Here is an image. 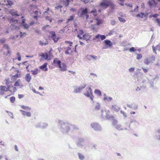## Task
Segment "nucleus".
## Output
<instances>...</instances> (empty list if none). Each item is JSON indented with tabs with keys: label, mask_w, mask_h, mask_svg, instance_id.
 <instances>
[{
	"label": "nucleus",
	"mask_w": 160,
	"mask_h": 160,
	"mask_svg": "<svg viewBox=\"0 0 160 160\" xmlns=\"http://www.w3.org/2000/svg\"><path fill=\"white\" fill-rule=\"evenodd\" d=\"M60 131L64 133H68L70 130L71 124L68 122H65L61 120L58 122Z\"/></svg>",
	"instance_id": "f257e3e1"
},
{
	"label": "nucleus",
	"mask_w": 160,
	"mask_h": 160,
	"mask_svg": "<svg viewBox=\"0 0 160 160\" xmlns=\"http://www.w3.org/2000/svg\"><path fill=\"white\" fill-rule=\"evenodd\" d=\"M140 126V123L135 119H130V123L128 125L129 128H125V130H128L130 131L132 130L133 129L138 128Z\"/></svg>",
	"instance_id": "f03ea898"
},
{
	"label": "nucleus",
	"mask_w": 160,
	"mask_h": 160,
	"mask_svg": "<svg viewBox=\"0 0 160 160\" xmlns=\"http://www.w3.org/2000/svg\"><path fill=\"white\" fill-rule=\"evenodd\" d=\"M9 21V23L11 24V25L13 27L14 29H18L19 28V26L20 24L18 20L14 19L13 18H10Z\"/></svg>",
	"instance_id": "7ed1b4c3"
},
{
	"label": "nucleus",
	"mask_w": 160,
	"mask_h": 160,
	"mask_svg": "<svg viewBox=\"0 0 160 160\" xmlns=\"http://www.w3.org/2000/svg\"><path fill=\"white\" fill-rule=\"evenodd\" d=\"M86 92L84 93V95L88 98H89L91 100L94 102L93 101L94 96L92 95V92L90 87L86 88Z\"/></svg>",
	"instance_id": "20e7f679"
},
{
	"label": "nucleus",
	"mask_w": 160,
	"mask_h": 160,
	"mask_svg": "<svg viewBox=\"0 0 160 160\" xmlns=\"http://www.w3.org/2000/svg\"><path fill=\"white\" fill-rule=\"evenodd\" d=\"M155 57L153 55H152L145 59L144 62L146 65H151L155 60Z\"/></svg>",
	"instance_id": "39448f33"
},
{
	"label": "nucleus",
	"mask_w": 160,
	"mask_h": 160,
	"mask_svg": "<svg viewBox=\"0 0 160 160\" xmlns=\"http://www.w3.org/2000/svg\"><path fill=\"white\" fill-rule=\"evenodd\" d=\"M21 107L22 108L24 109V110H20L23 115L27 116H30V113L28 112L30 110V108L29 107L23 105L21 106Z\"/></svg>",
	"instance_id": "423d86ee"
},
{
	"label": "nucleus",
	"mask_w": 160,
	"mask_h": 160,
	"mask_svg": "<svg viewBox=\"0 0 160 160\" xmlns=\"http://www.w3.org/2000/svg\"><path fill=\"white\" fill-rule=\"evenodd\" d=\"M102 7L107 8L109 6L113 5L112 2L108 0H103L100 4Z\"/></svg>",
	"instance_id": "0eeeda50"
},
{
	"label": "nucleus",
	"mask_w": 160,
	"mask_h": 160,
	"mask_svg": "<svg viewBox=\"0 0 160 160\" xmlns=\"http://www.w3.org/2000/svg\"><path fill=\"white\" fill-rule=\"evenodd\" d=\"M88 10L87 8H81L78 13V16L80 18H84V16L88 13Z\"/></svg>",
	"instance_id": "6e6552de"
},
{
	"label": "nucleus",
	"mask_w": 160,
	"mask_h": 160,
	"mask_svg": "<svg viewBox=\"0 0 160 160\" xmlns=\"http://www.w3.org/2000/svg\"><path fill=\"white\" fill-rule=\"evenodd\" d=\"M90 126L94 130L98 131L102 130V128L100 124L97 122H93L91 123Z\"/></svg>",
	"instance_id": "1a4fd4ad"
},
{
	"label": "nucleus",
	"mask_w": 160,
	"mask_h": 160,
	"mask_svg": "<svg viewBox=\"0 0 160 160\" xmlns=\"http://www.w3.org/2000/svg\"><path fill=\"white\" fill-rule=\"evenodd\" d=\"M101 116L103 118L109 120L114 119V117L111 116L107 112H106V110L104 111L102 109L101 110Z\"/></svg>",
	"instance_id": "9d476101"
},
{
	"label": "nucleus",
	"mask_w": 160,
	"mask_h": 160,
	"mask_svg": "<svg viewBox=\"0 0 160 160\" xmlns=\"http://www.w3.org/2000/svg\"><path fill=\"white\" fill-rule=\"evenodd\" d=\"M86 85L87 84L86 83H84L80 87H78V86L74 87V92L75 93L81 92L85 88L86 86Z\"/></svg>",
	"instance_id": "9b49d317"
},
{
	"label": "nucleus",
	"mask_w": 160,
	"mask_h": 160,
	"mask_svg": "<svg viewBox=\"0 0 160 160\" xmlns=\"http://www.w3.org/2000/svg\"><path fill=\"white\" fill-rule=\"evenodd\" d=\"M85 142V139L82 138H78V140L76 142L77 146L79 148H82L84 146V143Z\"/></svg>",
	"instance_id": "f8f14e48"
},
{
	"label": "nucleus",
	"mask_w": 160,
	"mask_h": 160,
	"mask_svg": "<svg viewBox=\"0 0 160 160\" xmlns=\"http://www.w3.org/2000/svg\"><path fill=\"white\" fill-rule=\"evenodd\" d=\"M140 74L139 73H138V72H136L134 73V75H133V77L135 78V83L138 85H139L141 82L144 83H145V80L142 81L140 79L138 78L137 77V75Z\"/></svg>",
	"instance_id": "ddd939ff"
},
{
	"label": "nucleus",
	"mask_w": 160,
	"mask_h": 160,
	"mask_svg": "<svg viewBox=\"0 0 160 160\" xmlns=\"http://www.w3.org/2000/svg\"><path fill=\"white\" fill-rule=\"evenodd\" d=\"M158 2H160V0H151L148 2V4L149 6L151 7L156 6Z\"/></svg>",
	"instance_id": "4468645a"
},
{
	"label": "nucleus",
	"mask_w": 160,
	"mask_h": 160,
	"mask_svg": "<svg viewBox=\"0 0 160 160\" xmlns=\"http://www.w3.org/2000/svg\"><path fill=\"white\" fill-rule=\"evenodd\" d=\"M48 124L46 123H42L41 122L37 123L35 125L36 128H45L47 127Z\"/></svg>",
	"instance_id": "2eb2a0df"
},
{
	"label": "nucleus",
	"mask_w": 160,
	"mask_h": 160,
	"mask_svg": "<svg viewBox=\"0 0 160 160\" xmlns=\"http://www.w3.org/2000/svg\"><path fill=\"white\" fill-rule=\"evenodd\" d=\"M104 43L105 44V45L104 48H103L104 49H106L108 48H111L112 47V43L111 41L106 39L104 41H103Z\"/></svg>",
	"instance_id": "dca6fc26"
},
{
	"label": "nucleus",
	"mask_w": 160,
	"mask_h": 160,
	"mask_svg": "<svg viewBox=\"0 0 160 160\" xmlns=\"http://www.w3.org/2000/svg\"><path fill=\"white\" fill-rule=\"evenodd\" d=\"M2 4L7 6L8 8H10L13 4V3L10 0H4V2L2 3Z\"/></svg>",
	"instance_id": "f3484780"
},
{
	"label": "nucleus",
	"mask_w": 160,
	"mask_h": 160,
	"mask_svg": "<svg viewBox=\"0 0 160 160\" xmlns=\"http://www.w3.org/2000/svg\"><path fill=\"white\" fill-rule=\"evenodd\" d=\"M47 65L48 63H45L42 65L39 66V68L43 71H47L48 70Z\"/></svg>",
	"instance_id": "a211bd4d"
},
{
	"label": "nucleus",
	"mask_w": 160,
	"mask_h": 160,
	"mask_svg": "<svg viewBox=\"0 0 160 160\" xmlns=\"http://www.w3.org/2000/svg\"><path fill=\"white\" fill-rule=\"evenodd\" d=\"M152 48L153 52L157 54L156 50L160 51V44L157 45L156 47H155L154 45H153L152 46Z\"/></svg>",
	"instance_id": "6ab92c4d"
},
{
	"label": "nucleus",
	"mask_w": 160,
	"mask_h": 160,
	"mask_svg": "<svg viewBox=\"0 0 160 160\" xmlns=\"http://www.w3.org/2000/svg\"><path fill=\"white\" fill-rule=\"evenodd\" d=\"M9 13L12 16H18L19 15L18 14V12L17 11L13 9H11L9 11Z\"/></svg>",
	"instance_id": "aec40b11"
},
{
	"label": "nucleus",
	"mask_w": 160,
	"mask_h": 160,
	"mask_svg": "<svg viewBox=\"0 0 160 160\" xmlns=\"http://www.w3.org/2000/svg\"><path fill=\"white\" fill-rule=\"evenodd\" d=\"M7 88L5 86H0V90L1 92L4 93V92H7L8 90V87Z\"/></svg>",
	"instance_id": "412c9836"
},
{
	"label": "nucleus",
	"mask_w": 160,
	"mask_h": 160,
	"mask_svg": "<svg viewBox=\"0 0 160 160\" xmlns=\"http://www.w3.org/2000/svg\"><path fill=\"white\" fill-rule=\"evenodd\" d=\"M38 11L37 10H36L33 12L32 13V17L34 19L37 20L38 18Z\"/></svg>",
	"instance_id": "4be33fe9"
},
{
	"label": "nucleus",
	"mask_w": 160,
	"mask_h": 160,
	"mask_svg": "<svg viewBox=\"0 0 160 160\" xmlns=\"http://www.w3.org/2000/svg\"><path fill=\"white\" fill-rule=\"evenodd\" d=\"M148 14L144 12H141L140 13H138L136 15V16L137 17H139L141 18H143L144 17H146Z\"/></svg>",
	"instance_id": "5701e85b"
},
{
	"label": "nucleus",
	"mask_w": 160,
	"mask_h": 160,
	"mask_svg": "<svg viewBox=\"0 0 160 160\" xmlns=\"http://www.w3.org/2000/svg\"><path fill=\"white\" fill-rule=\"evenodd\" d=\"M8 90L11 92L14 93L17 90L16 88L13 86H9L8 87Z\"/></svg>",
	"instance_id": "b1692460"
},
{
	"label": "nucleus",
	"mask_w": 160,
	"mask_h": 160,
	"mask_svg": "<svg viewBox=\"0 0 160 160\" xmlns=\"http://www.w3.org/2000/svg\"><path fill=\"white\" fill-rule=\"evenodd\" d=\"M24 17L22 16V25L24 27V28L26 29L28 28V25L25 23L26 19L24 18Z\"/></svg>",
	"instance_id": "393cba45"
},
{
	"label": "nucleus",
	"mask_w": 160,
	"mask_h": 160,
	"mask_svg": "<svg viewBox=\"0 0 160 160\" xmlns=\"http://www.w3.org/2000/svg\"><path fill=\"white\" fill-rule=\"evenodd\" d=\"M21 75L20 74H17L14 75H12L11 78V80L13 81H15L18 78H20Z\"/></svg>",
	"instance_id": "a878e982"
},
{
	"label": "nucleus",
	"mask_w": 160,
	"mask_h": 160,
	"mask_svg": "<svg viewBox=\"0 0 160 160\" xmlns=\"http://www.w3.org/2000/svg\"><path fill=\"white\" fill-rule=\"evenodd\" d=\"M78 155L79 159L80 160H84L85 158V156L80 152L78 153Z\"/></svg>",
	"instance_id": "bb28decb"
},
{
	"label": "nucleus",
	"mask_w": 160,
	"mask_h": 160,
	"mask_svg": "<svg viewBox=\"0 0 160 160\" xmlns=\"http://www.w3.org/2000/svg\"><path fill=\"white\" fill-rule=\"evenodd\" d=\"M99 38H100L102 40H103L106 38V37L104 35H101L99 34H98L95 36V38L96 39H98Z\"/></svg>",
	"instance_id": "cd10ccee"
},
{
	"label": "nucleus",
	"mask_w": 160,
	"mask_h": 160,
	"mask_svg": "<svg viewBox=\"0 0 160 160\" xmlns=\"http://www.w3.org/2000/svg\"><path fill=\"white\" fill-rule=\"evenodd\" d=\"M62 68L60 69V71H66L67 70V66L66 64L62 63Z\"/></svg>",
	"instance_id": "c85d7f7f"
},
{
	"label": "nucleus",
	"mask_w": 160,
	"mask_h": 160,
	"mask_svg": "<svg viewBox=\"0 0 160 160\" xmlns=\"http://www.w3.org/2000/svg\"><path fill=\"white\" fill-rule=\"evenodd\" d=\"M111 108L116 112H118L120 109V108L115 105H112Z\"/></svg>",
	"instance_id": "c756f323"
},
{
	"label": "nucleus",
	"mask_w": 160,
	"mask_h": 160,
	"mask_svg": "<svg viewBox=\"0 0 160 160\" xmlns=\"http://www.w3.org/2000/svg\"><path fill=\"white\" fill-rule=\"evenodd\" d=\"M53 63L54 64H57L58 66L61 63V62L60 60H59L58 58H55L53 60Z\"/></svg>",
	"instance_id": "7c9ffc66"
},
{
	"label": "nucleus",
	"mask_w": 160,
	"mask_h": 160,
	"mask_svg": "<svg viewBox=\"0 0 160 160\" xmlns=\"http://www.w3.org/2000/svg\"><path fill=\"white\" fill-rule=\"evenodd\" d=\"M115 127L117 130L119 131H122L124 130H125L124 129V128L123 129L122 127V125L120 124H117V125H116Z\"/></svg>",
	"instance_id": "2f4dec72"
},
{
	"label": "nucleus",
	"mask_w": 160,
	"mask_h": 160,
	"mask_svg": "<svg viewBox=\"0 0 160 160\" xmlns=\"http://www.w3.org/2000/svg\"><path fill=\"white\" fill-rule=\"evenodd\" d=\"M21 84L20 79L18 80L15 83L14 86L16 87H19L20 86Z\"/></svg>",
	"instance_id": "473e14b6"
},
{
	"label": "nucleus",
	"mask_w": 160,
	"mask_h": 160,
	"mask_svg": "<svg viewBox=\"0 0 160 160\" xmlns=\"http://www.w3.org/2000/svg\"><path fill=\"white\" fill-rule=\"evenodd\" d=\"M50 34L51 35V38L53 40L54 39H55L56 37V35L55 32L54 31H52L49 32Z\"/></svg>",
	"instance_id": "72a5a7b5"
},
{
	"label": "nucleus",
	"mask_w": 160,
	"mask_h": 160,
	"mask_svg": "<svg viewBox=\"0 0 160 160\" xmlns=\"http://www.w3.org/2000/svg\"><path fill=\"white\" fill-rule=\"evenodd\" d=\"M94 92L96 94H97L100 96H102V94L101 92L99 90L96 89H95Z\"/></svg>",
	"instance_id": "f704fd0d"
},
{
	"label": "nucleus",
	"mask_w": 160,
	"mask_h": 160,
	"mask_svg": "<svg viewBox=\"0 0 160 160\" xmlns=\"http://www.w3.org/2000/svg\"><path fill=\"white\" fill-rule=\"evenodd\" d=\"M100 105L98 102H97L95 107V110H99L100 109Z\"/></svg>",
	"instance_id": "c9c22d12"
},
{
	"label": "nucleus",
	"mask_w": 160,
	"mask_h": 160,
	"mask_svg": "<svg viewBox=\"0 0 160 160\" xmlns=\"http://www.w3.org/2000/svg\"><path fill=\"white\" fill-rule=\"evenodd\" d=\"M40 56L43 58H44L45 60H47L48 58V56L47 54H45L43 53H42V54L40 55Z\"/></svg>",
	"instance_id": "e433bc0d"
},
{
	"label": "nucleus",
	"mask_w": 160,
	"mask_h": 160,
	"mask_svg": "<svg viewBox=\"0 0 160 160\" xmlns=\"http://www.w3.org/2000/svg\"><path fill=\"white\" fill-rule=\"evenodd\" d=\"M26 80L28 82L30 81V75L29 73H27L26 76L25 77Z\"/></svg>",
	"instance_id": "4c0bfd02"
},
{
	"label": "nucleus",
	"mask_w": 160,
	"mask_h": 160,
	"mask_svg": "<svg viewBox=\"0 0 160 160\" xmlns=\"http://www.w3.org/2000/svg\"><path fill=\"white\" fill-rule=\"evenodd\" d=\"M5 84L7 85V87H8V85L10 83V80L9 78H6L5 80Z\"/></svg>",
	"instance_id": "58836bf2"
},
{
	"label": "nucleus",
	"mask_w": 160,
	"mask_h": 160,
	"mask_svg": "<svg viewBox=\"0 0 160 160\" xmlns=\"http://www.w3.org/2000/svg\"><path fill=\"white\" fill-rule=\"evenodd\" d=\"M82 39L85 40L86 41H88L89 39L88 38V36L86 34H84L82 35Z\"/></svg>",
	"instance_id": "ea45409f"
},
{
	"label": "nucleus",
	"mask_w": 160,
	"mask_h": 160,
	"mask_svg": "<svg viewBox=\"0 0 160 160\" xmlns=\"http://www.w3.org/2000/svg\"><path fill=\"white\" fill-rule=\"evenodd\" d=\"M70 50H71V52H72V51L71 50V48L70 47H68L67 48V49L66 51L65 52V54H69V51H70Z\"/></svg>",
	"instance_id": "a19ab883"
},
{
	"label": "nucleus",
	"mask_w": 160,
	"mask_h": 160,
	"mask_svg": "<svg viewBox=\"0 0 160 160\" xmlns=\"http://www.w3.org/2000/svg\"><path fill=\"white\" fill-rule=\"evenodd\" d=\"M112 120L113 122H112V125L113 126L116 127V125H117V123H118L117 121L114 119H114H112Z\"/></svg>",
	"instance_id": "79ce46f5"
},
{
	"label": "nucleus",
	"mask_w": 160,
	"mask_h": 160,
	"mask_svg": "<svg viewBox=\"0 0 160 160\" xmlns=\"http://www.w3.org/2000/svg\"><path fill=\"white\" fill-rule=\"evenodd\" d=\"M38 72V69H36L35 70H31V72H32L33 75H36Z\"/></svg>",
	"instance_id": "37998d69"
},
{
	"label": "nucleus",
	"mask_w": 160,
	"mask_h": 160,
	"mask_svg": "<svg viewBox=\"0 0 160 160\" xmlns=\"http://www.w3.org/2000/svg\"><path fill=\"white\" fill-rule=\"evenodd\" d=\"M137 54V58H136L138 60H139L141 59L142 58V55L141 54Z\"/></svg>",
	"instance_id": "c03bdc74"
},
{
	"label": "nucleus",
	"mask_w": 160,
	"mask_h": 160,
	"mask_svg": "<svg viewBox=\"0 0 160 160\" xmlns=\"http://www.w3.org/2000/svg\"><path fill=\"white\" fill-rule=\"evenodd\" d=\"M97 10L96 9H94V10L91 11V13H92L93 15L94 16H96L97 15Z\"/></svg>",
	"instance_id": "a18cd8bd"
},
{
	"label": "nucleus",
	"mask_w": 160,
	"mask_h": 160,
	"mask_svg": "<svg viewBox=\"0 0 160 160\" xmlns=\"http://www.w3.org/2000/svg\"><path fill=\"white\" fill-rule=\"evenodd\" d=\"M10 101L12 103H14L15 102V98L14 96H12L10 98Z\"/></svg>",
	"instance_id": "49530a36"
},
{
	"label": "nucleus",
	"mask_w": 160,
	"mask_h": 160,
	"mask_svg": "<svg viewBox=\"0 0 160 160\" xmlns=\"http://www.w3.org/2000/svg\"><path fill=\"white\" fill-rule=\"evenodd\" d=\"M96 20L97 21L96 25L97 26L100 25L102 22V21L100 19H96Z\"/></svg>",
	"instance_id": "de8ad7c7"
},
{
	"label": "nucleus",
	"mask_w": 160,
	"mask_h": 160,
	"mask_svg": "<svg viewBox=\"0 0 160 160\" xmlns=\"http://www.w3.org/2000/svg\"><path fill=\"white\" fill-rule=\"evenodd\" d=\"M129 50L131 52H134L137 50V49H135L134 47H132L130 48Z\"/></svg>",
	"instance_id": "09e8293b"
},
{
	"label": "nucleus",
	"mask_w": 160,
	"mask_h": 160,
	"mask_svg": "<svg viewBox=\"0 0 160 160\" xmlns=\"http://www.w3.org/2000/svg\"><path fill=\"white\" fill-rule=\"evenodd\" d=\"M71 127L74 130H78V127L75 125H72L71 124Z\"/></svg>",
	"instance_id": "8fccbe9b"
},
{
	"label": "nucleus",
	"mask_w": 160,
	"mask_h": 160,
	"mask_svg": "<svg viewBox=\"0 0 160 160\" xmlns=\"http://www.w3.org/2000/svg\"><path fill=\"white\" fill-rule=\"evenodd\" d=\"M118 18L119 21L121 22H124L126 21L125 19L122 18L118 17Z\"/></svg>",
	"instance_id": "3c124183"
},
{
	"label": "nucleus",
	"mask_w": 160,
	"mask_h": 160,
	"mask_svg": "<svg viewBox=\"0 0 160 160\" xmlns=\"http://www.w3.org/2000/svg\"><path fill=\"white\" fill-rule=\"evenodd\" d=\"M74 16H70L69 18L68 19V21H70L73 20L74 19Z\"/></svg>",
	"instance_id": "603ef678"
},
{
	"label": "nucleus",
	"mask_w": 160,
	"mask_h": 160,
	"mask_svg": "<svg viewBox=\"0 0 160 160\" xmlns=\"http://www.w3.org/2000/svg\"><path fill=\"white\" fill-rule=\"evenodd\" d=\"M69 0H66V1L64 2L66 7H67V6H68L69 4Z\"/></svg>",
	"instance_id": "864d4df0"
},
{
	"label": "nucleus",
	"mask_w": 160,
	"mask_h": 160,
	"mask_svg": "<svg viewBox=\"0 0 160 160\" xmlns=\"http://www.w3.org/2000/svg\"><path fill=\"white\" fill-rule=\"evenodd\" d=\"M50 27V25H46L44 26H43L42 27V29L43 30H45V31H46L47 30L46 29V28L47 27Z\"/></svg>",
	"instance_id": "5fc2aeb1"
},
{
	"label": "nucleus",
	"mask_w": 160,
	"mask_h": 160,
	"mask_svg": "<svg viewBox=\"0 0 160 160\" xmlns=\"http://www.w3.org/2000/svg\"><path fill=\"white\" fill-rule=\"evenodd\" d=\"M110 23L112 25H114L116 24V21L114 20H112L111 21Z\"/></svg>",
	"instance_id": "6e6d98bb"
},
{
	"label": "nucleus",
	"mask_w": 160,
	"mask_h": 160,
	"mask_svg": "<svg viewBox=\"0 0 160 160\" xmlns=\"http://www.w3.org/2000/svg\"><path fill=\"white\" fill-rule=\"evenodd\" d=\"M62 8V6L61 5H58L55 7V8L57 9H61Z\"/></svg>",
	"instance_id": "4d7b16f0"
},
{
	"label": "nucleus",
	"mask_w": 160,
	"mask_h": 160,
	"mask_svg": "<svg viewBox=\"0 0 160 160\" xmlns=\"http://www.w3.org/2000/svg\"><path fill=\"white\" fill-rule=\"evenodd\" d=\"M103 96H104V97L103 98V100L105 101H106L107 99H108V96L106 95V94L105 93H104L103 94Z\"/></svg>",
	"instance_id": "13d9d810"
},
{
	"label": "nucleus",
	"mask_w": 160,
	"mask_h": 160,
	"mask_svg": "<svg viewBox=\"0 0 160 160\" xmlns=\"http://www.w3.org/2000/svg\"><path fill=\"white\" fill-rule=\"evenodd\" d=\"M134 105H133V108L132 109H133L134 110H135L138 108V106L137 105L135 104H134Z\"/></svg>",
	"instance_id": "bf43d9fd"
},
{
	"label": "nucleus",
	"mask_w": 160,
	"mask_h": 160,
	"mask_svg": "<svg viewBox=\"0 0 160 160\" xmlns=\"http://www.w3.org/2000/svg\"><path fill=\"white\" fill-rule=\"evenodd\" d=\"M134 70H135V68H130L129 70H128V71H129L130 72H134Z\"/></svg>",
	"instance_id": "052dcab7"
},
{
	"label": "nucleus",
	"mask_w": 160,
	"mask_h": 160,
	"mask_svg": "<svg viewBox=\"0 0 160 160\" xmlns=\"http://www.w3.org/2000/svg\"><path fill=\"white\" fill-rule=\"evenodd\" d=\"M17 56L18 57V61H20L21 60V57H20V55L19 52H18L17 54Z\"/></svg>",
	"instance_id": "680f3d73"
},
{
	"label": "nucleus",
	"mask_w": 160,
	"mask_h": 160,
	"mask_svg": "<svg viewBox=\"0 0 160 160\" xmlns=\"http://www.w3.org/2000/svg\"><path fill=\"white\" fill-rule=\"evenodd\" d=\"M24 97V95L23 94H19L18 95V97L19 99H21Z\"/></svg>",
	"instance_id": "e2e57ef3"
},
{
	"label": "nucleus",
	"mask_w": 160,
	"mask_h": 160,
	"mask_svg": "<svg viewBox=\"0 0 160 160\" xmlns=\"http://www.w3.org/2000/svg\"><path fill=\"white\" fill-rule=\"evenodd\" d=\"M158 134H160V129H158L156 130V135H158Z\"/></svg>",
	"instance_id": "0e129e2a"
},
{
	"label": "nucleus",
	"mask_w": 160,
	"mask_h": 160,
	"mask_svg": "<svg viewBox=\"0 0 160 160\" xmlns=\"http://www.w3.org/2000/svg\"><path fill=\"white\" fill-rule=\"evenodd\" d=\"M65 43L67 44H70V46H72V42H70V41H66L65 42Z\"/></svg>",
	"instance_id": "69168bd1"
},
{
	"label": "nucleus",
	"mask_w": 160,
	"mask_h": 160,
	"mask_svg": "<svg viewBox=\"0 0 160 160\" xmlns=\"http://www.w3.org/2000/svg\"><path fill=\"white\" fill-rule=\"evenodd\" d=\"M112 98L111 97H108V99H107V101L108 102H109L111 101L112 100Z\"/></svg>",
	"instance_id": "338daca9"
},
{
	"label": "nucleus",
	"mask_w": 160,
	"mask_h": 160,
	"mask_svg": "<svg viewBox=\"0 0 160 160\" xmlns=\"http://www.w3.org/2000/svg\"><path fill=\"white\" fill-rule=\"evenodd\" d=\"M155 137L157 139L160 140V134L156 135Z\"/></svg>",
	"instance_id": "774afa93"
}]
</instances>
